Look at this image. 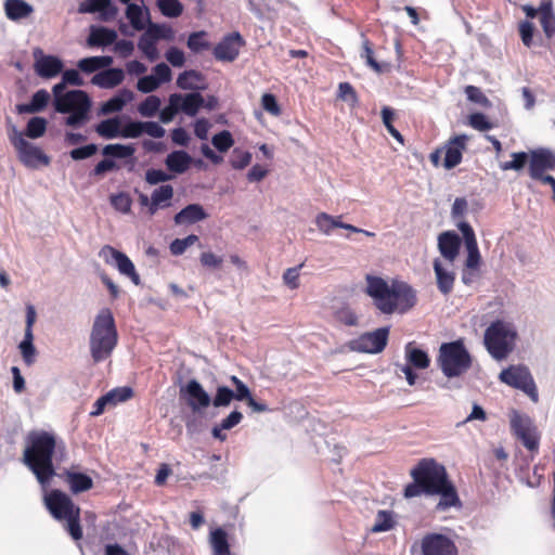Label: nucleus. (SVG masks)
Here are the masks:
<instances>
[{"mask_svg": "<svg viewBox=\"0 0 555 555\" xmlns=\"http://www.w3.org/2000/svg\"><path fill=\"white\" fill-rule=\"evenodd\" d=\"M173 197V188L169 184L155 189L151 195L150 215L153 216L159 208H166L171 205Z\"/></svg>", "mask_w": 555, "mask_h": 555, "instance_id": "obj_25", "label": "nucleus"}, {"mask_svg": "<svg viewBox=\"0 0 555 555\" xmlns=\"http://www.w3.org/2000/svg\"><path fill=\"white\" fill-rule=\"evenodd\" d=\"M512 157H513V159L511 162H505V163L501 164L502 170L519 171L525 167V165L528 160V155L525 152L512 153Z\"/></svg>", "mask_w": 555, "mask_h": 555, "instance_id": "obj_58", "label": "nucleus"}, {"mask_svg": "<svg viewBox=\"0 0 555 555\" xmlns=\"http://www.w3.org/2000/svg\"><path fill=\"white\" fill-rule=\"evenodd\" d=\"M465 93L470 102L479 104L482 107L491 106L490 100L483 94L480 88L475 86H467L465 88Z\"/></svg>", "mask_w": 555, "mask_h": 555, "instance_id": "obj_57", "label": "nucleus"}, {"mask_svg": "<svg viewBox=\"0 0 555 555\" xmlns=\"http://www.w3.org/2000/svg\"><path fill=\"white\" fill-rule=\"evenodd\" d=\"M50 101V94L47 90L40 89L34 93L30 103L18 104L16 111L18 114H33L44 109Z\"/></svg>", "mask_w": 555, "mask_h": 555, "instance_id": "obj_27", "label": "nucleus"}, {"mask_svg": "<svg viewBox=\"0 0 555 555\" xmlns=\"http://www.w3.org/2000/svg\"><path fill=\"white\" fill-rule=\"evenodd\" d=\"M440 490L441 491L434 492V494L440 495V500L436 506L438 511H446L450 507L461 506L456 489L450 481L441 487Z\"/></svg>", "mask_w": 555, "mask_h": 555, "instance_id": "obj_30", "label": "nucleus"}, {"mask_svg": "<svg viewBox=\"0 0 555 555\" xmlns=\"http://www.w3.org/2000/svg\"><path fill=\"white\" fill-rule=\"evenodd\" d=\"M111 204L116 210L122 214H129L131 210L132 199L128 193L120 192L111 196Z\"/></svg>", "mask_w": 555, "mask_h": 555, "instance_id": "obj_54", "label": "nucleus"}, {"mask_svg": "<svg viewBox=\"0 0 555 555\" xmlns=\"http://www.w3.org/2000/svg\"><path fill=\"white\" fill-rule=\"evenodd\" d=\"M211 143L219 152L225 153L233 146L234 140L230 131L223 130L211 138Z\"/></svg>", "mask_w": 555, "mask_h": 555, "instance_id": "obj_53", "label": "nucleus"}, {"mask_svg": "<svg viewBox=\"0 0 555 555\" xmlns=\"http://www.w3.org/2000/svg\"><path fill=\"white\" fill-rule=\"evenodd\" d=\"M180 398L185 401L193 413H199L211 404L209 393L196 379H191L180 387Z\"/></svg>", "mask_w": 555, "mask_h": 555, "instance_id": "obj_11", "label": "nucleus"}, {"mask_svg": "<svg viewBox=\"0 0 555 555\" xmlns=\"http://www.w3.org/2000/svg\"><path fill=\"white\" fill-rule=\"evenodd\" d=\"M388 328L380 327L365 333L351 341V349L359 352L378 353L384 350L388 340Z\"/></svg>", "mask_w": 555, "mask_h": 555, "instance_id": "obj_13", "label": "nucleus"}, {"mask_svg": "<svg viewBox=\"0 0 555 555\" xmlns=\"http://www.w3.org/2000/svg\"><path fill=\"white\" fill-rule=\"evenodd\" d=\"M341 216H332L326 212H320L315 217V225L318 230L325 234L330 235L334 229L340 228Z\"/></svg>", "mask_w": 555, "mask_h": 555, "instance_id": "obj_41", "label": "nucleus"}, {"mask_svg": "<svg viewBox=\"0 0 555 555\" xmlns=\"http://www.w3.org/2000/svg\"><path fill=\"white\" fill-rule=\"evenodd\" d=\"M120 2L127 4L125 14L132 28L138 31L144 30L146 27L145 21L147 23L151 21L149 10L131 3V0H120Z\"/></svg>", "mask_w": 555, "mask_h": 555, "instance_id": "obj_22", "label": "nucleus"}, {"mask_svg": "<svg viewBox=\"0 0 555 555\" xmlns=\"http://www.w3.org/2000/svg\"><path fill=\"white\" fill-rule=\"evenodd\" d=\"M133 395V391L130 387H118L115 389H112L106 393L107 397H109L111 405H116L119 402H125L128 399H130Z\"/></svg>", "mask_w": 555, "mask_h": 555, "instance_id": "obj_59", "label": "nucleus"}, {"mask_svg": "<svg viewBox=\"0 0 555 555\" xmlns=\"http://www.w3.org/2000/svg\"><path fill=\"white\" fill-rule=\"evenodd\" d=\"M117 39V33L114 29L105 27L92 28L88 37L90 47H106L114 43Z\"/></svg>", "mask_w": 555, "mask_h": 555, "instance_id": "obj_33", "label": "nucleus"}, {"mask_svg": "<svg viewBox=\"0 0 555 555\" xmlns=\"http://www.w3.org/2000/svg\"><path fill=\"white\" fill-rule=\"evenodd\" d=\"M472 356L462 340L443 343L439 348L437 364L448 378L460 377L472 367Z\"/></svg>", "mask_w": 555, "mask_h": 555, "instance_id": "obj_6", "label": "nucleus"}, {"mask_svg": "<svg viewBox=\"0 0 555 555\" xmlns=\"http://www.w3.org/2000/svg\"><path fill=\"white\" fill-rule=\"evenodd\" d=\"M79 13H99L100 20L103 22H111L115 20L119 13L116 5L112 0H86L79 4Z\"/></svg>", "mask_w": 555, "mask_h": 555, "instance_id": "obj_18", "label": "nucleus"}, {"mask_svg": "<svg viewBox=\"0 0 555 555\" xmlns=\"http://www.w3.org/2000/svg\"><path fill=\"white\" fill-rule=\"evenodd\" d=\"M113 64V57L108 55L104 56H90L78 61L77 67L86 73L91 74L99 69L107 68Z\"/></svg>", "mask_w": 555, "mask_h": 555, "instance_id": "obj_35", "label": "nucleus"}, {"mask_svg": "<svg viewBox=\"0 0 555 555\" xmlns=\"http://www.w3.org/2000/svg\"><path fill=\"white\" fill-rule=\"evenodd\" d=\"M540 22L546 37L551 38L555 34V15L550 2H543L539 8Z\"/></svg>", "mask_w": 555, "mask_h": 555, "instance_id": "obj_39", "label": "nucleus"}, {"mask_svg": "<svg viewBox=\"0 0 555 555\" xmlns=\"http://www.w3.org/2000/svg\"><path fill=\"white\" fill-rule=\"evenodd\" d=\"M499 379L513 388L522 390L532 401H538V390L527 366L511 365L500 373Z\"/></svg>", "mask_w": 555, "mask_h": 555, "instance_id": "obj_9", "label": "nucleus"}, {"mask_svg": "<svg viewBox=\"0 0 555 555\" xmlns=\"http://www.w3.org/2000/svg\"><path fill=\"white\" fill-rule=\"evenodd\" d=\"M47 129V120L43 117H33L26 127V135L31 139L40 138Z\"/></svg>", "mask_w": 555, "mask_h": 555, "instance_id": "obj_52", "label": "nucleus"}, {"mask_svg": "<svg viewBox=\"0 0 555 555\" xmlns=\"http://www.w3.org/2000/svg\"><path fill=\"white\" fill-rule=\"evenodd\" d=\"M404 358L414 369L416 370H425L430 364V359L428 354L415 347L413 343H409L404 348Z\"/></svg>", "mask_w": 555, "mask_h": 555, "instance_id": "obj_31", "label": "nucleus"}, {"mask_svg": "<svg viewBox=\"0 0 555 555\" xmlns=\"http://www.w3.org/2000/svg\"><path fill=\"white\" fill-rule=\"evenodd\" d=\"M333 317L335 321L347 325V326H357L358 325V314L352 307L348 304L340 302L333 307Z\"/></svg>", "mask_w": 555, "mask_h": 555, "instance_id": "obj_36", "label": "nucleus"}, {"mask_svg": "<svg viewBox=\"0 0 555 555\" xmlns=\"http://www.w3.org/2000/svg\"><path fill=\"white\" fill-rule=\"evenodd\" d=\"M529 451H537L539 448V434L535 426L517 437Z\"/></svg>", "mask_w": 555, "mask_h": 555, "instance_id": "obj_62", "label": "nucleus"}, {"mask_svg": "<svg viewBox=\"0 0 555 555\" xmlns=\"http://www.w3.org/2000/svg\"><path fill=\"white\" fill-rule=\"evenodd\" d=\"M511 427L516 437L527 433L534 427L533 422L527 415L520 414L517 411H513L511 414Z\"/></svg>", "mask_w": 555, "mask_h": 555, "instance_id": "obj_44", "label": "nucleus"}, {"mask_svg": "<svg viewBox=\"0 0 555 555\" xmlns=\"http://www.w3.org/2000/svg\"><path fill=\"white\" fill-rule=\"evenodd\" d=\"M162 101L156 95H149L138 107L143 117H153L160 108Z\"/></svg>", "mask_w": 555, "mask_h": 555, "instance_id": "obj_51", "label": "nucleus"}, {"mask_svg": "<svg viewBox=\"0 0 555 555\" xmlns=\"http://www.w3.org/2000/svg\"><path fill=\"white\" fill-rule=\"evenodd\" d=\"M96 133L104 139H115L120 137V121L118 118H108L102 120L95 127Z\"/></svg>", "mask_w": 555, "mask_h": 555, "instance_id": "obj_42", "label": "nucleus"}, {"mask_svg": "<svg viewBox=\"0 0 555 555\" xmlns=\"http://www.w3.org/2000/svg\"><path fill=\"white\" fill-rule=\"evenodd\" d=\"M207 212L199 204H190L181 209L173 218L177 225H189L205 220Z\"/></svg>", "mask_w": 555, "mask_h": 555, "instance_id": "obj_23", "label": "nucleus"}, {"mask_svg": "<svg viewBox=\"0 0 555 555\" xmlns=\"http://www.w3.org/2000/svg\"><path fill=\"white\" fill-rule=\"evenodd\" d=\"M459 230L463 234L465 247L467 249V259L465 262V267L468 270H476L480 264V254L476 241V236L473 228L465 221H460L457 223Z\"/></svg>", "mask_w": 555, "mask_h": 555, "instance_id": "obj_17", "label": "nucleus"}, {"mask_svg": "<svg viewBox=\"0 0 555 555\" xmlns=\"http://www.w3.org/2000/svg\"><path fill=\"white\" fill-rule=\"evenodd\" d=\"M244 44L245 41L240 33H232L215 47L214 55L219 61L232 62L237 57L240 49Z\"/></svg>", "mask_w": 555, "mask_h": 555, "instance_id": "obj_16", "label": "nucleus"}, {"mask_svg": "<svg viewBox=\"0 0 555 555\" xmlns=\"http://www.w3.org/2000/svg\"><path fill=\"white\" fill-rule=\"evenodd\" d=\"M423 555H457L454 542L444 534L430 533L422 539Z\"/></svg>", "mask_w": 555, "mask_h": 555, "instance_id": "obj_14", "label": "nucleus"}, {"mask_svg": "<svg viewBox=\"0 0 555 555\" xmlns=\"http://www.w3.org/2000/svg\"><path fill=\"white\" fill-rule=\"evenodd\" d=\"M99 256L108 264H114L118 271L129 278L134 285H140L141 280L129 257L109 245L101 248Z\"/></svg>", "mask_w": 555, "mask_h": 555, "instance_id": "obj_12", "label": "nucleus"}, {"mask_svg": "<svg viewBox=\"0 0 555 555\" xmlns=\"http://www.w3.org/2000/svg\"><path fill=\"white\" fill-rule=\"evenodd\" d=\"M138 48L152 62L157 60L159 56L158 50L156 48V40L152 35L147 33L146 29L139 39Z\"/></svg>", "mask_w": 555, "mask_h": 555, "instance_id": "obj_43", "label": "nucleus"}, {"mask_svg": "<svg viewBox=\"0 0 555 555\" xmlns=\"http://www.w3.org/2000/svg\"><path fill=\"white\" fill-rule=\"evenodd\" d=\"M53 106L55 112L68 114L64 120L68 127L79 128L89 120L91 101L82 90L67 91L62 98L54 99Z\"/></svg>", "mask_w": 555, "mask_h": 555, "instance_id": "obj_7", "label": "nucleus"}, {"mask_svg": "<svg viewBox=\"0 0 555 555\" xmlns=\"http://www.w3.org/2000/svg\"><path fill=\"white\" fill-rule=\"evenodd\" d=\"M395 525L393 513L389 511H379L376 515L372 532H385L390 530Z\"/></svg>", "mask_w": 555, "mask_h": 555, "instance_id": "obj_48", "label": "nucleus"}, {"mask_svg": "<svg viewBox=\"0 0 555 555\" xmlns=\"http://www.w3.org/2000/svg\"><path fill=\"white\" fill-rule=\"evenodd\" d=\"M365 281L366 294L385 314L405 312L415 305V294L406 283L393 281L388 284L384 279L370 274L365 276Z\"/></svg>", "mask_w": 555, "mask_h": 555, "instance_id": "obj_1", "label": "nucleus"}, {"mask_svg": "<svg viewBox=\"0 0 555 555\" xmlns=\"http://www.w3.org/2000/svg\"><path fill=\"white\" fill-rule=\"evenodd\" d=\"M47 508L57 520L66 521V530L76 541L82 538V529L79 524L80 508L72 499L61 490H52L44 498Z\"/></svg>", "mask_w": 555, "mask_h": 555, "instance_id": "obj_5", "label": "nucleus"}, {"mask_svg": "<svg viewBox=\"0 0 555 555\" xmlns=\"http://www.w3.org/2000/svg\"><path fill=\"white\" fill-rule=\"evenodd\" d=\"M98 152V145L94 143L76 147L69 152V156L74 160H82L93 156Z\"/></svg>", "mask_w": 555, "mask_h": 555, "instance_id": "obj_61", "label": "nucleus"}, {"mask_svg": "<svg viewBox=\"0 0 555 555\" xmlns=\"http://www.w3.org/2000/svg\"><path fill=\"white\" fill-rule=\"evenodd\" d=\"M393 116H395V113L390 107H388V106L383 107L382 119H383V122H384L386 129L399 143L403 144L402 134L392 125Z\"/></svg>", "mask_w": 555, "mask_h": 555, "instance_id": "obj_55", "label": "nucleus"}, {"mask_svg": "<svg viewBox=\"0 0 555 555\" xmlns=\"http://www.w3.org/2000/svg\"><path fill=\"white\" fill-rule=\"evenodd\" d=\"M191 162L192 158L186 152L175 151L167 155L165 164L170 171L183 173L189 169Z\"/></svg>", "mask_w": 555, "mask_h": 555, "instance_id": "obj_34", "label": "nucleus"}, {"mask_svg": "<svg viewBox=\"0 0 555 555\" xmlns=\"http://www.w3.org/2000/svg\"><path fill=\"white\" fill-rule=\"evenodd\" d=\"M202 75L196 70H185L178 76L177 86L182 90H202L204 86L199 85Z\"/></svg>", "mask_w": 555, "mask_h": 555, "instance_id": "obj_40", "label": "nucleus"}, {"mask_svg": "<svg viewBox=\"0 0 555 555\" xmlns=\"http://www.w3.org/2000/svg\"><path fill=\"white\" fill-rule=\"evenodd\" d=\"M461 247V238L453 231H446L438 236V248L442 257L450 263L456 259Z\"/></svg>", "mask_w": 555, "mask_h": 555, "instance_id": "obj_21", "label": "nucleus"}, {"mask_svg": "<svg viewBox=\"0 0 555 555\" xmlns=\"http://www.w3.org/2000/svg\"><path fill=\"white\" fill-rule=\"evenodd\" d=\"M145 28L156 41L159 39L173 40L175 38L172 28L166 24H155L150 21Z\"/></svg>", "mask_w": 555, "mask_h": 555, "instance_id": "obj_49", "label": "nucleus"}, {"mask_svg": "<svg viewBox=\"0 0 555 555\" xmlns=\"http://www.w3.org/2000/svg\"><path fill=\"white\" fill-rule=\"evenodd\" d=\"M517 338L518 332L514 323L496 320L485 331L483 343L490 356L502 361L514 351Z\"/></svg>", "mask_w": 555, "mask_h": 555, "instance_id": "obj_4", "label": "nucleus"}, {"mask_svg": "<svg viewBox=\"0 0 555 555\" xmlns=\"http://www.w3.org/2000/svg\"><path fill=\"white\" fill-rule=\"evenodd\" d=\"M468 137L466 134H460L448 141L444 147L443 160V167L446 169H452L462 162V155Z\"/></svg>", "mask_w": 555, "mask_h": 555, "instance_id": "obj_20", "label": "nucleus"}, {"mask_svg": "<svg viewBox=\"0 0 555 555\" xmlns=\"http://www.w3.org/2000/svg\"><path fill=\"white\" fill-rule=\"evenodd\" d=\"M206 36L205 31L193 33L189 36L188 47L193 52H199L202 50L208 49L209 44L204 40Z\"/></svg>", "mask_w": 555, "mask_h": 555, "instance_id": "obj_60", "label": "nucleus"}, {"mask_svg": "<svg viewBox=\"0 0 555 555\" xmlns=\"http://www.w3.org/2000/svg\"><path fill=\"white\" fill-rule=\"evenodd\" d=\"M30 446L24 451L23 462L35 474L37 480L46 486L55 474L52 456L55 449V439L43 431L29 436Z\"/></svg>", "mask_w": 555, "mask_h": 555, "instance_id": "obj_2", "label": "nucleus"}, {"mask_svg": "<svg viewBox=\"0 0 555 555\" xmlns=\"http://www.w3.org/2000/svg\"><path fill=\"white\" fill-rule=\"evenodd\" d=\"M35 73L44 79H51L62 73L64 64L62 60L54 55H44L40 49L34 51Z\"/></svg>", "mask_w": 555, "mask_h": 555, "instance_id": "obj_15", "label": "nucleus"}, {"mask_svg": "<svg viewBox=\"0 0 555 555\" xmlns=\"http://www.w3.org/2000/svg\"><path fill=\"white\" fill-rule=\"evenodd\" d=\"M143 134V121H130L120 131L121 138L135 139Z\"/></svg>", "mask_w": 555, "mask_h": 555, "instance_id": "obj_63", "label": "nucleus"}, {"mask_svg": "<svg viewBox=\"0 0 555 555\" xmlns=\"http://www.w3.org/2000/svg\"><path fill=\"white\" fill-rule=\"evenodd\" d=\"M181 94L173 93L169 96L168 105L160 111L159 119L164 124L170 122L180 112Z\"/></svg>", "mask_w": 555, "mask_h": 555, "instance_id": "obj_46", "label": "nucleus"}, {"mask_svg": "<svg viewBox=\"0 0 555 555\" xmlns=\"http://www.w3.org/2000/svg\"><path fill=\"white\" fill-rule=\"evenodd\" d=\"M411 475L416 483L422 485L426 494L441 491L440 488L449 481L444 466L433 459L420 461L417 466L412 469Z\"/></svg>", "mask_w": 555, "mask_h": 555, "instance_id": "obj_8", "label": "nucleus"}, {"mask_svg": "<svg viewBox=\"0 0 555 555\" xmlns=\"http://www.w3.org/2000/svg\"><path fill=\"white\" fill-rule=\"evenodd\" d=\"M204 103L205 100L198 92H192L185 95L181 94L180 111L193 117L198 113L199 108L204 106Z\"/></svg>", "mask_w": 555, "mask_h": 555, "instance_id": "obj_37", "label": "nucleus"}, {"mask_svg": "<svg viewBox=\"0 0 555 555\" xmlns=\"http://www.w3.org/2000/svg\"><path fill=\"white\" fill-rule=\"evenodd\" d=\"M198 241V236L191 234L184 238H176L170 244V251L172 255H182L188 247L192 246Z\"/></svg>", "mask_w": 555, "mask_h": 555, "instance_id": "obj_56", "label": "nucleus"}, {"mask_svg": "<svg viewBox=\"0 0 555 555\" xmlns=\"http://www.w3.org/2000/svg\"><path fill=\"white\" fill-rule=\"evenodd\" d=\"M10 140L16 149L21 160L28 167H36L38 164L48 165L49 157L43 152L29 143L24 134L16 129L15 126L11 127Z\"/></svg>", "mask_w": 555, "mask_h": 555, "instance_id": "obj_10", "label": "nucleus"}, {"mask_svg": "<svg viewBox=\"0 0 555 555\" xmlns=\"http://www.w3.org/2000/svg\"><path fill=\"white\" fill-rule=\"evenodd\" d=\"M134 94L129 89H121L116 95L104 102L101 106V113L103 115L120 112L124 106L131 102Z\"/></svg>", "mask_w": 555, "mask_h": 555, "instance_id": "obj_26", "label": "nucleus"}, {"mask_svg": "<svg viewBox=\"0 0 555 555\" xmlns=\"http://www.w3.org/2000/svg\"><path fill=\"white\" fill-rule=\"evenodd\" d=\"M65 481L73 493H81L93 487L91 477L82 473L66 470L64 473Z\"/></svg>", "mask_w": 555, "mask_h": 555, "instance_id": "obj_28", "label": "nucleus"}, {"mask_svg": "<svg viewBox=\"0 0 555 555\" xmlns=\"http://www.w3.org/2000/svg\"><path fill=\"white\" fill-rule=\"evenodd\" d=\"M555 169V154L547 149L531 152L529 163L530 177H542V172Z\"/></svg>", "mask_w": 555, "mask_h": 555, "instance_id": "obj_19", "label": "nucleus"}, {"mask_svg": "<svg viewBox=\"0 0 555 555\" xmlns=\"http://www.w3.org/2000/svg\"><path fill=\"white\" fill-rule=\"evenodd\" d=\"M135 152V149L132 145H125V144H107L103 147L102 154L106 157H114V158H128L131 157Z\"/></svg>", "mask_w": 555, "mask_h": 555, "instance_id": "obj_45", "label": "nucleus"}, {"mask_svg": "<svg viewBox=\"0 0 555 555\" xmlns=\"http://www.w3.org/2000/svg\"><path fill=\"white\" fill-rule=\"evenodd\" d=\"M434 271L436 274L438 289L443 295L450 294L453 289L455 280L454 273L443 268L439 259L434 261Z\"/></svg>", "mask_w": 555, "mask_h": 555, "instance_id": "obj_29", "label": "nucleus"}, {"mask_svg": "<svg viewBox=\"0 0 555 555\" xmlns=\"http://www.w3.org/2000/svg\"><path fill=\"white\" fill-rule=\"evenodd\" d=\"M468 124L470 127L479 131H487L493 127L487 117L481 113H474L469 115Z\"/></svg>", "mask_w": 555, "mask_h": 555, "instance_id": "obj_64", "label": "nucleus"}, {"mask_svg": "<svg viewBox=\"0 0 555 555\" xmlns=\"http://www.w3.org/2000/svg\"><path fill=\"white\" fill-rule=\"evenodd\" d=\"M4 11L9 20L18 21L29 16L34 9L24 0H5Z\"/></svg>", "mask_w": 555, "mask_h": 555, "instance_id": "obj_32", "label": "nucleus"}, {"mask_svg": "<svg viewBox=\"0 0 555 555\" xmlns=\"http://www.w3.org/2000/svg\"><path fill=\"white\" fill-rule=\"evenodd\" d=\"M125 78L124 70L120 68H108L95 74L91 82L94 86L111 89L122 82Z\"/></svg>", "mask_w": 555, "mask_h": 555, "instance_id": "obj_24", "label": "nucleus"}, {"mask_svg": "<svg viewBox=\"0 0 555 555\" xmlns=\"http://www.w3.org/2000/svg\"><path fill=\"white\" fill-rule=\"evenodd\" d=\"M234 399V391L227 386H218L216 389V395L211 399V404L215 408H225L229 406Z\"/></svg>", "mask_w": 555, "mask_h": 555, "instance_id": "obj_50", "label": "nucleus"}, {"mask_svg": "<svg viewBox=\"0 0 555 555\" xmlns=\"http://www.w3.org/2000/svg\"><path fill=\"white\" fill-rule=\"evenodd\" d=\"M118 341L115 320L109 309L104 308L95 315L90 332L89 347L94 363L108 359Z\"/></svg>", "mask_w": 555, "mask_h": 555, "instance_id": "obj_3", "label": "nucleus"}, {"mask_svg": "<svg viewBox=\"0 0 555 555\" xmlns=\"http://www.w3.org/2000/svg\"><path fill=\"white\" fill-rule=\"evenodd\" d=\"M156 5L164 16L170 18L178 17L183 12V4L179 0H157Z\"/></svg>", "mask_w": 555, "mask_h": 555, "instance_id": "obj_47", "label": "nucleus"}, {"mask_svg": "<svg viewBox=\"0 0 555 555\" xmlns=\"http://www.w3.org/2000/svg\"><path fill=\"white\" fill-rule=\"evenodd\" d=\"M212 555H231L227 533L223 529L217 528L210 532L209 538Z\"/></svg>", "mask_w": 555, "mask_h": 555, "instance_id": "obj_38", "label": "nucleus"}]
</instances>
